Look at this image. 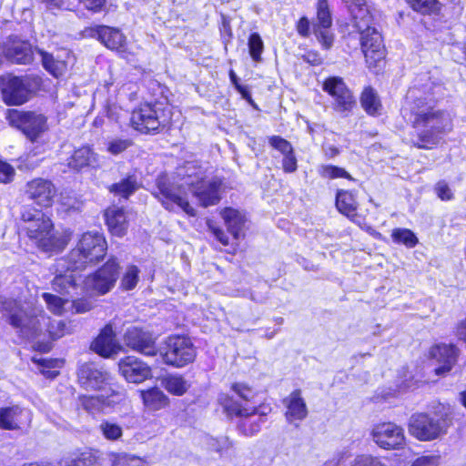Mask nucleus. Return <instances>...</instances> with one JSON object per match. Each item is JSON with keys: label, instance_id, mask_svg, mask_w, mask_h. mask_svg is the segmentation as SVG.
Masks as SVG:
<instances>
[{"label": "nucleus", "instance_id": "nucleus-56", "mask_svg": "<svg viewBox=\"0 0 466 466\" xmlns=\"http://www.w3.org/2000/svg\"><path fill=\"white\" fill-rule=\"evenodd\" d=\"M353 466H385L378 458L370 455L358 456Z\"/></svg>", "mask_w": 466, "mask_h": 466}, {"label": "nucleus", "instance_id": "nucleus-14", "mask_svg": "<svg viewBox=\"0 0 466 466\" xmlns=\"http://www.w3.org/2000/svg\"><path fill=\"white\" fill-rule=\"evenodd\" d=\"M371 22H367L363 28H357L360 34V46L366 62L371 66L375 65L384 57V45L380 33L370 26Z\"/></svg>", "mask_w": 466, "mask_h": 466}, {"label": "nucleus", "instance_id": "nucleus-41", "mask_svg": "<svg viewBox=\"0 0 466 466\" xmlns=\"http://www.w3.org/2000/svg\"><path fill=\"white\" fill-rule=\"evenodd\" d=\"M47 322V331L52 339H58L69 332L67 323L63 319H50L46 317Z\"/></svg>", "mask_w": 466, "mask_h": 466}, {"label": "nucleus", "instance_id": "nucleus-6", "mask_svg": "<svg viewBox=\"0 0 466 466\" xmlns=\"http://www.w3.org/2000/svg\"><path fill=\"white\" fill-rule=\"evenodd\" d=\"M1 304L2 309L8 314L9 324L21 337L29 339L40 334L42 324L46 322V315L42 310L24 309L13 299H5Z\"/></svg>", "mask_w": 466, "mask_h": 466}, {"label": "nucleus", "instance_id": "nucleus-4", "mask_svg": "<svg viewBox=\"0 0 466 466\" xmlns=\"http://www.w3.org/2000/svg\"><path fill=\"white\" fill-rule=\"evenodd\" d=\"M453 410L449 405L439 404L432 414H413L409 420V432L420 441H431L448 433L453 424Z\"/></svg>", "mask_w": 466, "mask_h": 466}, {"label": "nucleus", "instance_id": "nucleus-15", "mask_svg": "<svg viewBox=\"0 0 466 466\" xmlns=\"http://www.w3.org/2000/svg\"><path fill=\"white\" fill-rule=\"evenodd\" d=\"M371 436L375 443L385 450L400 449L405 444L403 429L392 422L375 425Z\"/></svg>", "mask_w": 466, "mask_h": 466}, {"label": "nucleus", "instance_id": "nucleus-49", "mask_svg": "<svg viewBox=\"0 0 466 466\" xmlns=\"http://www.w3.org/2000/svg\"><path fill=\"white\" fill-rule=\"evenodd\" d=\"M46 9L52 13L59 10H71L74 6L71 0H40Z\"/></svg>", "mask_w": 466, "mask_h": 466}, {"label": "nucleus", "instance_id": "nucleus-37", "mask_svg": "<svg viewBox=\"0 0 466 466\" xmlns=\"http://www.w3.org/2000/svg\"><path fill=\"white\" fill-rule=\"evenodd\" d=\"M145 404L153 410H159L167 404V396L157 388H153L142 393Z\"/></svg>", "mask_w": 466, "mask_h": 466}, {"label": "nucleus", "instance_id": "nucleus-11", "mask_svg": "<svg viewBox=\"0 0 466 466\" xmlns=\"http://www.w3.org/2000/svg\"><path fill=\"white\" fill-rule=\"evenodd\" d=\"M322 89L332 97L333 109L343 116H349L356 106V99L341 77L326 78L322 84Z\"/></svg>", "mask_w": 466, "mask_h": 466}, {"label": "nucleus", "instance_id": "nucleus-27", "mask_svg": "<svg viewBox=\"0 0 466 466\" xmlns=\"http://www.w3.org/2000/svg\"><path fill=\"white\" fill-rule=\"evenodd\" d=\"M106 225L110 232L117 237H123L127 230V216L123 208L112 207L105 213Z\"/></svg>", "mask_w": 466, "mask_h": 466}, {"label": "nucleus", "instance_id": "nucleus-54", "mask_svg": "<svg viewBox=\"0 0 466 466\" xmlns=\"http://www.w3.org/2000/svg\"><path fill=\"white\" fill-rule=\"evenodd\" d=\"M14 176V167L10 164L0 159V182L9 183L13 180Z\"/></svg>", "mask_w": 466, "mask_h": 466}, {"label": "nucleus", "instance_id": "nucleus-53", "mask_svg": "<svg viewBox=\"0 0 466 466\" xmlns=\"http://www.w3.org/2000/svg\"><path fill=\"white\" fill-rule=\"evenodd\" d=\"M209 445L217 452L223 453L232 447V442L228 437H220L218 439H212Z\"/></svg>", "mask_w": 466, "mask_h": 466}, {"label": "nucleus", "instance_id": "nucleus-63", "mask_svg": "<svg viewBox=\"0 0 466 466\" xmlns=\"http://www.w3.org/2000/svg\"><path fill=\"white\" fill-rule=\"evenodd\" d=\"M297 30L302 36L309 35V21L306 17L299 19L297 25Z\"/></svg>", "mask_w": 466, "mask_h": 466}, {"label": "nucleus", "instance_id": "nucleus-22", "mask_svg": "<svg viewBox=\"0 0 466 466\" xmlns=\"http://www.w3.org/2000/svg\"><path fill=\"white\" fill-rule=\"evenodd\" d=\"M31 422V412L18 405L0 408V429L20 430Z\"/></svg>", "mask_w": 466, "mask_h": 466}, {"label": "nucleus", "instance_id": "nucleus-16", "mask_svg": "<svg viewBox=\"0 0 466 466\" xmlns=\"http://www.w3.org/2000/svg\"><path fill=\"white\" fill-rule=\"evenodd\" d=\"M223 405L229 414L244 418L239 424V429L243 434L252 436L260 431L262 417L256 416L255 409L252 411H249L247 408L243 407L238 401L229 397L225 398Z\"/></svg>", "mask_w": 466, "mask_h": 466}, {"label": "nucleus", "instance_id": "nucleus-8", "mask_svg": "<svg viewBox=\"0 0 466 466\" xmlns=\"http://www.w3.org/2000/svg\"><path fill=\"white\" fill-rule=\"evenodd\" d=\"M196 355L191 339L185 336L167 337L160 350L162 361L175 368H183L193 362Z\"/></svg>", "mask_w": 466, "mask_h": 466}, {"label": "nucleus", "instance_id": "nucleus-39", "mask_svg": "<svg viewBox=\"0 0 466 466\" xmlns=\"http://www.w3.org/2000/svg\"><path fill=\"white\" fill-rule=\"evenodd\" d=\"M103 437L107 441H115L119 440L123 435L121 426L109 420H103L98 427Z\"/></svg>", "mask_w": 466, "mask_h": 466}, {"label": "nucleus", "instance_id": "nucleus-46", "mask_svg": "<svg viewBox=\"0 0 466 466\" xmlns=\"http://www.w3.org/2000/svg\"><path fill=\"white\" fill-rule=\"evenodd\" d=\"M103 401L99 396L83 395L79 398L81 407L88 412L98 411L102 408Z\"/></svg>", "mask_w": 466, "mask_h": 466}, {"label": "nucleus", "instance_id": "nucleus-59", "mask_svg": "<svg viewBox=\"0 0 466 466\" xmlns=\"http://www.w3.org/2000/svg\"><path fill=\"white\" fill-rule=\"evenodd\" d=\"M314 34L316 35L317 38L321 42V44L325 46V48H329L331 46L333 37L328 32L327 29L315 27Z\"/></svg>", "mask_w": 466, "mask_h": 466}, {"label": "nucleus", "instance_id": "nucleus-21", "mask_svg": "<svg viewBox=\"0 0 466 466\" xmlns=\"http://www.w3.org/2000/svg\"><path fill=\"white\" fill-rule=\"evenodd\" d=\"M80 268H74L71 267L60 268L58 265V259L56 263V277L52 281V288L55 291L61 295H67L71 298L76 294L77 287V271H81Z\"/></svg>", "mask_w": 466, "mask_h": 466}, {"label": "nucleus", "instance_id": "nucleus-13", "mask_svg": "<svg viewBox=\"0 0 466 466\" xmlns=\"http://www.w3.org/2000/svg\"><path fill=\"white\" fill-rule=\"evenodd\" d=\"M124 344L130 350L153 357L157 353V338L145 329L131 326L127 329L123 336Z\"/></svg>", "mask_w": 466, "mask_h": 466}, {"label": "nucleus", "instance_id": "nucleus-23", "mask_svg": "<svg viewBox=\"0 0 466 466\" xmlns=\"http://www.w3.org/2000/svg\"><path fill=\"white\" fill-rule=\"evenodd\" d=\"M91 349L102 357L108 358L116 354L121 346L116 339V333L110 324H107L100 331L96 339L92 342Z\"/></svg>", "mask_w": 466, "mask_h": 466}, {"label": "nucleus", "instance_id": "nucleus-40", "mask_svg": "<svg viewBox=\"0 0 466 466\" xmlns=\"http://www.w3.org/2000/svg\"><path fill=\"white\" fill-rule=\"evenodd\" d=\"M110 461L111 466H145L140 458L127 453H112Z\"/></svg>", "mask_w": 466, "mask_h": 466}, {"label": "nucleus", "instance_id": "nucleus-25", "mask_svg": "<svg viewBox=\"0 0 466 466\" xmlns=\"http://www.w3.org/2000/svg\"><path fill=\"white\" fill-rule=\"evenodd\" d=\"M287 410L286 419L289 423L295 420H302L308 415L305 400L301 397L300 390H295L283 400Z\"/></svg>", "mask_w": 466, "mask_h": 466}, {"label": "nucleus", "instance_id": "nucleus-12", "mask_svg": "<svg viewBox=\"0 0 466 466\" xmlns=\"http://www.w3.org/2000/svg\"><path fill=\"white\" fill-rule=\"evenodd\" d=\"M118 277V263L115 258H110L94 274L86 278L85 289L97 294H106L115 286Z\"/></svg>", "mask_w": 466, "mask_h": 466}, {"label": "nucleus", "instance_id": "nucleus-60", "mask_svg": "<svg viewBox=\"0 0 466 466\" xmlns=\"http://www.w3.org/2000/svg\"><path fill=\"white\" fill-rule=\"evenodd\" d=\"M440 462V456L429 455L421 456L416 459L411 466H438Z\"/></svg>", "mask_w": 466, "mask_h": 466}, {"label": "nucleus", "instance_id": "nucleus-47", "mask_svg": "<svg viewBox=\"0 0 466 466\" xmlns=\"http://www.w3.org/2000/svg\"><path fill=\"white\" fill-rule=\"evenodd\" d=\"M42 297L47 304L48 309L55 314H61L65 303L68 300L67 299H62L50 293H43Z\"/></svg>", "mask_w": 466, "mask_h": 466}, {"label": "nucleus", "instance_id": "nucleus-1", "mask_svg": "<svg viewBox=\"0 0 466 466\" xmlns=\"http://www.w3.org/2000/svg\"><path fill=\"white\" fill-rule=\"evenodd\" d=\"M156 185L154 195L166 209L171 211L177 207L192 217L196 215V210L187 201V189L193 193L203 207L216 205L221 198L222 180L218 177H207L200 168L192 164L178 168L174 177L159 176Z\"/></svg>", "mask_w": 466, "mask_h": 466}, {"label": "nucleus", "instance_id": "nucleus-43", "mask_svg": "<svg viewBox=\"0 0 466 466\" xmlns=\"http://www.w3.org/2000/svg\"><path fill=\"white\" fill-rule=\"evenodd\" d=\"M248 46L251 58L255 62H259L264 49V44L260 35L258 33H252L248 37Z\"/></svg>", "mask_w": 466, "mask_h": 466}, {"label": "nucleus", "instance_id": "nucleus-45", "mask_svg": "<svg viewBox=\"0 0 466 466\" xmlns=\"http://www.w3.org/2000/svg\"><path fill=\"white\" fill-rule=\"evenodd\" d=\"M320 175L330 179L344 177L353 180L352 177L344 168L332 165L322 166Z\"/></svg>", "mask_w": 466, "mask_h": 466}, {"label": "nucleus", "instance_id": "nucleus-20", "mask_svg": "<svg viewBox=\"0 0 466 466\" xmlns=\"http://www.w3.org/2000/svg\"><path fill=\"white\" fill-rule=\"evenodd\" d=\"M118 370L126 380L131 383H140L151 377L150 367L134 356L120 360Z\"/></svg>", "mask_w": 466, "mask_h": 466}, {"label": "nucleus", "instance_id": "nucleus-32", "mask_svg": "<svg viewBox=\"0 0 466 466\" xmlns=\"http://www.w3.org/2000/svg\"><path fill=\"white\" fill-rule=\"evenodd\" d=\"M336 207L338 210L347 216L353 218L356 216L357 201L354 195L347 190H338L336 195Z\"/></svg>", "mask_w": 466, "mask_h": 466}, {"label": "nucleus", "instance_id": "nucleus-55", "mask_svg": "<svg viewBox=\"0 0 466 466\" xmlns=\"http://www.w3.org/2000/svg\"><path fill=\"white\" fill-rule=\"evenodd\" d=\"M231 389L238 397L246 401L250 400L254 397L253 390L245 384L234 383Z\"/></svg>", "mask_w": 466, "mask_h": 466}, {"label": "nucleus", "instance_id": "nucleus-58", "mask_svg": "<svg viewBox=\"0 0 466 466\" xmlns=\"http://www.w3.org/2000/svg\"><path fill=\"white\" fill-rule=\"evenodd\" d=\"M60 204L65 208L66 211H76L80 208V202L76 200V198H73L68 195H61Z\"/></svg>", "mask_w": 466, "mask_h": 466}, {"label": "nucleus", "instance_id": "nucleus-31", "mask_svg": "<svg viewBox=\"0 0 466 466\" xmlns=\"http://www.w3.org/2000/svg\"><path fill=\"white\" fill-rule=\"evenodd\" d=\"M221 216L225 221L228 230L234 237L238 239L243 236V228L245 224V218L239 211L231 208H226L221 211Z\"/></svg>", "mask_w": 466, "mask_h": 466}, {"label": "nucleus", "instance_id": "nucleus-33", "mask_svg": "<svg viewBox=\"0 0 466 466\" xmlns=\"http://www.w3.org/2000/svg\"><path fill=\"white\" fill-rule=\"evenodd\" d=\"M362 108L371 116L380 115L382 106L377 92L370 86L365 87L360 96Z\"/></svg>", "mask_w": 466, "mask_h": 466}, {"label": "nucleus", "instance_id": "nucleus-10", "mask_svg": "<svg viewBox=\"0 0 466 466\" xmlns=\"http://www.w3.org/2000/svg\"><path fill=\"white\" fill-rule=\"evenodd\" d=\"M3 101L8 106H19L29 100L32 79L29 76H15L11 74L0 76Z\"/></svg>", "mask_w": 466, "mask_h": 466}, {"label": "nucleus", "instance_id": "nucleus-34", "mask_svg": "<svg viewBox=\"0 0 466 466\" xmlns=\"http://www.w3.org/2000/svg\"><path fill=\"white\" fill-rule=\"evenodd\" d=\"M138 188L137 177L129 175L124 177L119 182L114 183L110 186V192L115 195L120 196L124 198H128Z\"/></svg>", "mask_w": 466, "mask_h": 466}, {"label": "nucleus", "instance_id": "nucleus-35", "mask_svg": "<svg viewBox=\"0 0 466 466\" xmlns=\"http://www.w3.org/2000/svg\"><path fill=\"white\" fill-rule=\"evenodd\" d=\"M409 6L415 12L423 15H437L442 8L439 0H405Z\"/></svg>", "mask_w": 466, "mask_h": 466}, {"label": "nucleus", "instance_id": "nucleus-3", "mask_svg": "<svg viewBox=\"0 0 466 466\" xmlns=\"http://www.w3.org/2000/svg\"><path fill=\"white\" fill-rule=\"evenodd\" d=\"M21 218L28 238L43 251H58L66 247L65 238L54 230L51 219L42 210L25 206Z\"/></svg>", "mask_w": 466, "mask_h": 466}, {"label": "nucleus", "instance_id": "nucleus-19", "mask_svg": "<svg viewBox=\"0 0 466 466\" xmlns=\"http://www.w3.org/2000/svg\"><path fill=\"white\" fill-rule=\"evenodd\" d=\"M27 197L41 207H50L56 194L52 181L45 178H35L26 184Z\"/></svg>", "mask_w": 466, "mask_h": 466}, {"label": "nucleus", "instance_id": "nucleus-51", "mask_svg": "<svg viewBox=\"0 0 466 466\" xmlns=\"http://www.w3.org/2000/svg\"><path fill=\"white\" fill-rule=\"evenodd\" d=\"M434 191L437 194L438 198H440L443 201H449L453 199L454 195L448 183L444 180H440L436 183L434 187Z\"/></svg>", "mask_w": 466, "mask_h": 466}, {"label": "nucleus", "instance_id": "nucleus-62", "mask_svg": "<svg viewBox=\"0 0 466 466\" xmlns=\"http://www.w3.org/2000/svg\"><path fill=\"white\" fill-rule=\"evenodd\" d=\"M74 308L76 311L78 313H84L91 309L92 304L91 302L84 299H76L73 300Z\"/></svg>", "mask_w": 466, "mask_h": 466}, {"label": "nucleus", "instance_id": "nucleus-30", "mask_svg": "<svg viewBox=\"0 0 466 466\" xmlns=\"http://www.w3.org/2000/svg\"><path fill=\"white\" fill-rule=\"evenodd\" d=\"M97 164L98 157L89 147L76 149L68 159V167L76 170H80L85 167H94Z\"/></svg>", "mask_w": 466, "mask_h": 466}, {"label": "nucleus", "instance_id": "nucleus-48", "mask_svg": "<svg viewBox=\"0 0 466 466\" xmlns=\"http://www.w3.org/2000/svg\"><path fill=\"white\" fill-rule=\"evenodd\" d=\"M97 457L92 451L82 452L80 456L67 462L65 466H93Z\"/></svg>", "mask_w": 466, "mask_h": 466}, {"label": "nucleus", "instance_id": "nucleus-42", "mask_svg": "<svg viewBox=\"0 0 466 466\" xmlns=\"http://www.w3.org/2000/svg\"><path fill=\"white\" fill-rule=\"evenodd\" d=\"M391 237L395 242L404 244L408 248H413L418 243V238L414 233L406 228L394 229Z\"/></svg>", "mask_w": 466, "mask_h": 466}, {"label": "nucleus", "instance_id": "nucleus-5", "mask_svg": "<svg viewBox=\"0 0 466 466\" xmlns=\"http://www.w3.org/2000/svg\"><path fill=\"white\" fill-rule=\"evenodd\" d=\"M106 241L98 232H86L82 235L76 247L66 257L58 259L61 269L74 268L84 269L89 264L101 260L106 251Z\"/></svg>", "mask_w": 466, "mask_h": 466}, {"label": "nucleus", "instance_id": "nucleus-50", "mask_svg": "<svg viewBox=\"0 0 466 466\" xmlns=\"http://www.w3.org/2000/svg\"><path fill=\"white\" fill-rule=\"evenodd\" d=\"M269 144L272 147L279 151L283 156L294 151L292 145L288 140L279 136L270 137Z\"/></svg>", "mask_w": 466, "mask_h": 466}, {"label": "nucleus", "instance_id": "nucleus-36", "mask_svg": "<svg viewBox=\"0 0 466 466\" xmlns=\"http://www.w3.org/2000/svg\"><path fill=\"white\" fill-rule=\"evenodd\" d=\"M162 384L168 392L177 396L183 395L189 388L188 382L180 375H169L163 379Z\"/></svg>", "mask_w": 466, "mask_h": 466}, {"label": "nucleus", "instance_id": "nucleus-52", "mask_svg": "<svg viewBox=\"0 0 466 466\" xmlns=\"http://www.w3.org/2000/svg\"><path fill=\"white\" fill-rule=\"evenodd\" d=\"M132 142L128 139H113L108 142L107 150L113 155H118L127 150Z\"/></svg>", "mask_w": 466, "mask_h": 466}, {"label": "nucleus", "instance_id": "nucleus-64", "mask_svg": "<svg viewBox=\"0 0 466 466\" xmlns=\"http://www.w3.org/2000/svg\"><path fill=\"white\" fill-rule=\"evenodd\" d=\"M456 335L459 339L466 343V318L458 323Z\"/></svg>", "mask_w": 466, "mask_h": 466}, {"label": "nucleus", "instance_id": "nucleus-57", "mask_svg": "<svg viewBox=\"0 0 466 466\" xmlns=\"http://www.w3.org/2000/svg\"><path fill=\"white\" fill-rule=\"evenodd\" d=\"M282 168L286 173H293L297 170V157L294 151L292 153L283 156Z\"/></svg>", "mask_w": 466, "mask_h": 466}, {"label": "nucleus", "instance_id": "nucleus-24", "mask_svg": "<svg viewBox=\"0 0 466 466\" xmlns=\"http://www.w3.org/2000/svg\"><path fill=\"white\" fill-rule=\"evenodd\" d=\"M37 53L41 56V62L44 68L53 76L59 77L65 74L67 64L71 58V53L68 50H63L56 56L48 53L43 49H38Z\"/></svg>", "mask_w": 466, "mask_h": 466}, {"label": "nucleus", "instance_id": "nucleus-2", "mask_svg": "<svg viewBox=\"0 0 466 466\" xmlns=\"http://www.w3.org/2000/svg\"><path fill=\"white\" fill-rule=\"evenodd\" d=\"M431 89V83L410 87L400 109L403 117L418 131L415 146L419 148H431L443 133L452 128L450 114L435 108Z\"/></svg>", "mask_w": 466, "mask_h": 466}, {"label": "nucleus", "instance_id": "nucleus-7", "mask_svg": "<svg viewBox=\"0 0 466 466\" xmlns=\"http://www.w3.org/2000/svg\"><path fill=\"white\" fill-rule=\"evenodd\" d=\"M169 111L160 103L145 104L132 112V127L143 134H156L167 127Z\"/></svg>", "mask_w": 466, "mask_h": 466}, {"label": "nucleus", "instance_id": "nucleus-9", "mask_svg": "<svg viewBox=\"0 0 466 466\" xmlns=\"http://www.w3.org/2000/svg\"><path fill=\"white\" fill-rule=\"evenodd\" d=\"M9 124L20 130L32 142H35L48 129L47 118L33 111L11 109L6 116Z\"/></svg>", "mask_w": 466, "mask_h": 466}, {"label": "nucleus", "instance_id": "nucleus-38", "mask_svg": "<svg viewBox=\"0 0 466 466\" xmlns=\"http://www.w3.org/2000/svg\"><path fill=\"white\" fill-rule=\"evenodd\" d=\"M317 9V18L319 23L317 25H314L313 29L315 27L322 29L329 28L332 25V19L329 8L328 0H319Z\"/></svg>", "mask_w": 466, "mask_h": 466}, {"label": "nucleus", "instance_id": "nucleus-17", "mask_svg": "<svg viewBox=\"0 0 466 466\" xmlns=\"http://www.w3.org/2000/svg\"><path fill=\"white\" fill-rule=\"evenodd\" d=\"M78 382L86 390H101L109 384L110 374L94 362H86L77 370Z\"/></svg>", "mask_w": 466, "mask_h": 466}, {"label": "nucleus", "instance_id": "nucleus-28", "mask_svg": "<svg viewBox=\"0 0 466 466\" xmlns=\"http://www.w3.org/2000/svg\"><path fill=\"white\" fill-rule=\"evenodd\" d=\"M97 38L107 48L116 51H124L126 36L116 28L99 26L96 30Z\"/></svg>", "mask_w": 466, "mask_h": 466}, {"label": "nucleus", "instance_id": "nucleus-18", "mask_svg": "<svg viewBox=\"0 0 466 466\" xmlns=\"http://www.w3.org/2000/svg\"><path fill=\"white\" fill-rule=\"evenodd\" d=\"M460 350L454 344L440 343L432 346L429 351L430 358L439 365L435 369L437 375L450 372L457 362Z\"/></svg>", "mask_w": 466, "mask_h": 466}, {"label": "nucleus", "instance_id": "nucleus-44", "mask_svg": "<svg viewBox=\"0 0 466 466\" xmlns=\"http://www.w3.org/2000/svg\"><path fill=\"white\" fill-rule=\"evenodd\" d=\"M138 274L139 269L137 266H128L121 280V286L123 289L127 290L133 289L137 284Z\"/></svg>", "mask_w": 466, "mask_h": 466}, {"label": "nucleus", "instance_id": "nucleus-29", "mask_svg": "<svg viewBox=\"0 0 466 466\" xmlns=\"http://www.w3.org/2000/svg\"><path fill=\"white\" fill-rule=\"evenodd\" d=\"M348 11L351 14L355 26L363 28L367 22H372V16L370 13L366 0H341Z\"/></svg>", "mask_w": 466, "mask_h": 466}, {"label": "nucleus", "instance_id": "nucleus-61", "mask_svg": "<svg viewBox=\"0 0 466 466\" xmlns=\"http://www.w3.org/2000/svg\"><path fill=\"white\" fill-rule=\"evenodd\" d=\"M208 229L213 233V235L221 244H223L224 246H227L228 244V238L222 229H220L211 222H208Z\"/></svg>", "mask_w": 466, "mask_h": 466}, {"label": "nucleus", "instance_id": "nucleus-26", "mask_svg": "<svg viewBox=\"0 0 466 466\" xmlns=\"http://www.w3.org/2000/svg\"><path fill=\"white\" fill-rule=\"evenodd\" d=\"M5 57L15 64H29L33 60L31 45L25 41H14L5 49Z\"/></svg>", "mask_w": 466, "mask_h": 466}]
</instances>
